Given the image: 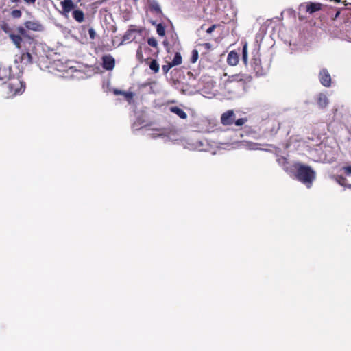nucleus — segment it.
Here are the masks:
<instances>
[{
  "label": "nucleus",
  "mask_w": 351,
  "mask_h": 351,
  "mask_svg": "<svg viewBox=\"0 0 351 351\" xmlns=\"http://www.w3.org/2000/svg\"><path fill=\"white\" fill-rule=\"evenodd\" d=\"M0 29L3 31L16 48L24 51L19 58V61L23 65L32 64L33 58L29 51L35 47V39L32 37L22 26L12 27L8 23L3 22L0 25Z\"/></svg>",
  "instance_id": "f257e3e1"
},
{
  "label": "nucleus",
  "mask_w": 351,
  "mask_h": 351,
  "mask_svg": "<svg viewBox=\"0 0 351 351\" xmlns=\"http://www.w3.org/2000/svg\"><path fill=\"white\" fill-rule=\"evenodd\" d=\"M5 80L3 88L8 98L21 95L25 91V84L19 77L12 74V76Z\"/></svg>",
  "instance_id": "f03ea898"
},
{
  "label": "nucleus",
  "mask_w": 351,
  "mask_h": 351,
  "mask_svg": "<svg viewBox=\"0 0 351 351\" xmlns=\"http://www.w3.org/2000/svg\"><path fill=\"white\" fill-rule=\"evenodd\" d=\"M295 169L297 180L305 184L307 188H310L315 179L314 170L311 167L302 164L295 165Z\"/></svg>",
  "instance_id": "7ed1b4c3"
},
{
  "label": "nucleus",
  "mask_w": 351,
  "mask_h": 351,
  "mask_svg": "<svg viewBox=\"0 0 351 351\" xmlns=\"http://www.w3.org/2000/svg\"><path fill=\"white\" fill-rule=\"evenodd\" d=\"M235 118L236 116L234 112V110H228L221 114V123L223 125L225 126L231 125L233 123H234L236 126L241 127L247 121V118H240L237 120L235 119Z\"/></svg>",
  "instance_id": "20e7f679"
},
{
  "label": "nucleus",
  "mask_w": 351,
  "mask_h": 351,
  "mask_svg": "<svg viewBox=\"0 0 351 351\" xmlns=\"http://www.w3.org/2000/svg\"><path fill=\"white\" fill-rule=\"evenodd\" d=\"M246 75L238 73L235 75H232L228 77V78L224 82L225 88L230 93L232 91L230 90L231 85L233 84H240L241 86L243 85L245 81Z\"/></svg>",
  "instance_id": "39448f33"
},
{
  "label": "nucleus",
  "mask_w": 351,
  "mask_h": 351,
  "mask_svg": "<svg viewBox=\"0 0 351 351\" xmlns=\"http://www.w3.org/2000/svg\"><path fill=\"white\" fill-rule=\"evenodd\" d=\"M88 29L85 26H80L77 31L75 32V38L82 44H86L88 43Z\"/></svg>",
  "instance_id": "423d86ee"
},
{
  "label": "nucleus",
  "mask_w": 351,
  "mask_h": 351,
  "mask_svg": "<svg viewBox=\"0 0 351 351\" xmlns=\"http://www.w3.org/2000/svg\"><path fill=\"white\" fill-rule=\"evenodd\" d=\"M320 83L325 87H329L331 84V77L327 69H323L319 74Z\"/></svg>",
  "instance_id": "0eeeda50"
},
{
  "label": "nucleus",
  "mask_w": 351,
  "mask_h": 351,
  "mask_svg": "<svg viewBox=\"0 0 351 351\" xmlns=\"http://www.w3.org/2000/svg\"><path fill=\"white\" fill-rule=\"evenodd\" d=\"M115 65L114 58L110 55H105L102 57V66L107 71H112Z\"/></svg>",
  "instance_id": "6e6552de"
},
{
  "label": "nucleus",
  "mask_w": 351,
  "mask_h": 351,
  "mask_svg": "<svg viewBox=\"0 0 351 351\" xmlns=\"http://www.w3.org/2000/svg\"><path fill=\"white\" fill-rule=\"evenodd\" d=\"M11 66L0 64V80L4 81L12 76Z\"/></svg>",
  "instance_id": "1a4fd4ad"
},
{
  "label": "nucleus",
  "mask_w": 351,
  "mask_h": 351,
  "mask_svg": "<svg viewBox=\"0 0 351 351\" xmlns=\"http://www.w3.org/2000/svg\"><path fill=\"white\" fill-rule=\"evenodd\" d=\"M24 25L26 29L35 32H40L43 29L42 24L38 21H25Z\"/></svg>",
  "instance_id": "9d476101"
},
{
  "label": "nucleus",
  "mask_w": 351,
  "mask_h": 351,
  "mask_svg": "<svg viewBox=\"0 0 351 351\" xmlns=\"http://www.w3.org/2000/svg\"><path fill=\"white\" fill-rule=\"evenodd\" d=\"M62 8V13L65 16H67L68 14L74 8L75 5L71 0H64L61 2Z\"/></svg>",
  "instance_id": "9b49d317"
},
{
  "label": "nucleus",
  "mask_w": 351,
  "mask_h": 351,
  "mask_svg": "<svg viewBox=\"0 0 351 351\" xmlns=\"http://www.w3.org/2000/svg\"><path fill=\"white\" fill-rule=\"evenodd\" d=\"M322 4L320 3L309 2L306 5V11L309 14H313L315 12L322 10Z\"/></svg>",
  "instance_id": "f8f14e48"
},
{
  "label": "nucleus",
  "mask_w": 351,
  "mask_h": 351,
  "mask_svg": "<svg viewBox=\"0 0 351 351\" xmlns=\"http://www.w3.org/2000/svg\"><path fill=\"white\" fill-rule=\"evenodd\" d=\"M343 10H345V8H330L328 12V15L332 21H335L337 20V19L340 18Z\"/></svg>",
  "instance_id": "ddd939ff"
},
{
  "label": "nucleus",
  "mask_w": 351,
  "mask_h": 351,
  "mask_svg": "<svg viewBox=\"0 0 351 351\" xmlns=\"http://www.w3.org/2000/svg\"><path fill=\"white\" fill-rule=\"evenodd\" d=\"M239 62V56L237 52L232 51H230L227 58V62L231 66H235Z\"/></svg>",
  "instance_id": "4468645a"
},
{
  "label": "nucleus",
  "mask_w": 351,
  "mask_h": 351,
  "mask_svg": "<svg viewBox=\"0 0 351 351\" xmlns=\"http://www.w3.org/2000/svg\"><path fill=\"white\" fill-rule=\"evenodd\" d=\"M317 104L321 108H324L327 106L328 104V99L324 94H319L317 97Z\"/></svg>",
  "instance_id": "2eb2a0df"
},
{
  "label": "nucleus",
  "mask_w": 351,
  "mask_h": 351,
  "mask_svg": "<svg viewBox=\"0 0 351 351\" xmlns=\"http://www.w3.org/2000/svg\"><path fill=\"white\" fill-rule=\"evenodd\" d=\"M170 110L171 112L177 114L180 118L182 119H185L187 117L186 113L180 108L178 106H173L170 108Z\"/></svg>",
  "instance_id": "dca6fc26"
},
{
  "label": "nucleus",
  "mask_w": 351,
  "mask_h": 351,
  "mask_svg": "<svg viewBox=\"0 0 351 351\" xmlns=\"http://www.w3.org/2000/svg\"><path fill=\"white\" fill-rule=\"evenodd\" d=\"M135 32V29H128L123 35L122 42L132 40L134 38V34Z\"/></svg>",
  "instance_id": "f3484780"
},
{
  "label": "nucleus",
  "mask_w": 351,
  "mask_h": 351,
  "mask_svg": "<svg viewBox=\"0 0 351 351\" xmlns=\"http://www.w3.org/2000/svg\"><path fill=\"white\" fill-rule=\"evenodd\" d=\"M72 77L76 79H86L87 77V74L85 71L75 69L74 73L72 74Z\"/></svg>",
  "instance_id": "a211bd4d"
},
{
  "label": "nucleus",
  "mask_w": 351,
  "mask_h": 351,
  "mask_svg": "<svg viewBox=\"0 0 351 351\" xmlns=\"http://www.w3.org/2000/svg\"><path fill=\"white\" fill-rule=\"evenodd\" d=\"M84 13L80 10H75L73 12V17L77 21L82 22L84 20Z\"/></svg>",
  "instance_id": "6ab92c4d"
},
{
  "label": "nucleus",
  "mask_w": 351,
  "mask_h": 351,
  "mask_svg": "<svg viewBox=\"0 0 351 351\" xmlns=\"http://www.w3.org/2000/svg\"><path fill=\"white\" fill-rule=\"evenodd\" d=\"M336 182L341 186H346L349 189H351V184H346L347 180L346 178L341 176H337L335 177Z\"/></svg>",
  "instance_id": "aec40b11"
},
{
  "label": "nucleus",
  "mask_w": 351,
  "mask_h": 351,
  "mask_svg": "<svg viewBox=\"0 0 351 351\" xmlns=\"http://www.w3.org/2000/svg\"><path fill=\"white\" fill-rule=\"evenodd\" d=\"M170 63L173 66L180 65L182 63V56L180 53L178 52L176 53L172 62Z\"/></svg>",
  "instance_id": "412c9836"
},
{
  "label": "nucleus",
  "mask_w": 351,
  "mask_h": 351,
  "mask_svg": "<svg viewBox=\"0 0 351 351\" xmlns=\"http://www.w3.org/2000/svg\"><path fill=\"white\" fill-rule=\"evenodd\" d=\"M149 69L156 73L159 71V64L156 60H152L149 63Z\"/></svg>",
  "instance_id": "4be33fe9"
},
{
  "label": "nucleus",
  "mask_w": 351,
  "mask_h": 351,
  "mask_svg": "<svg viewBox=\"0 0 351 351\" xmlns=\"http://www.w3.org/2000/svg\"><path fill=\"white\" fill-rule=\"evenodd\" d=\"M242 59L243 62L246 64L247 62V45L245 43L242 49Z\"/></svg>",
  "instance_id": "5701e85b"
},
{
  "label": "nucleus",
  "mask_w": 351,
  "mask_h": 351,
  "mask_svg": "<svg viewBox=\"0 0 351 351\" xmlns=\"http://www.w3.org/2000/svg\"><path fill=\"white\" fill-rule=\"evenodd\" d=\"M157 34L160 36H164L165 34V27L162 24H158L156 26Z\"/></svg>",
  "instance_id": "b1692460"
},
{
  "label": "nucleus",
  "mask_w": 351,
  "mask_h": 351,
  "mask_svg": "<svg viewBox=\"0 0 351 351\" xmlns=\"http://www.w3.org/2000/svg\"><path fill=\"white\" fill-rule=\"evenodd\" d=\"M151 10L155 11L157 13L161 12L160 6L156 1H153L151 3Z\"/></svg>",
  "instance_id": "393cba45"
},
{
  "label": "nucleus",
  "mask_w": 351,
  "mask_h": 351,
  "mask_svg": "<svg viewBox=\"0 0 351 351\" xmlns=\"http://www.w3.org/2000/svg\"><path fill=\"white\" fill-rule=\"evenodd\" d=\"M10 15L14 19H19L22 16V12L20 10H14L11 12Z\"/></svg>",
  "instance_id": "a878e982"
},
{
  "label": "nucleus",
  "mask_w": 351,
  "mask_h": 351,
  "mask_svg": "<svg viewBox=\"0 0 351 351\" xmlns=\"http://www.w3.org/2000/svg\"><path fill=\"white\" fill-rule=\"evenodd\" d=\"M124 96L125 99L130 104L134 97V93L132 92H125L122 95Z\"/></svg>",
  "instance_id": "bb28decb"
},
{
  "label": "nucleus",
  "mask_w": 351,
  "mask_h": 351,
  "mask_svg": "<svg viewBox=\"0 0 351 351\" xmlns=\"http://www.w3.org/2000/svg\"><path fill=\"white\" fill-rule=\"evenodd\" d=\"M198 57H199V55H198V51L196 49H193L192 51V53H191V62L192 63H195L197 62V59H198Z\"/></svg>",
  "instance_id": "cd10ccee"
},
{
  "label": "nucleus",
  "mask_w": 351,
  "mask_h": 351,
  "mask_svg": "<svg viewBox=\"0 0 351 351\" xmlns=\"http://www.w3.org/2000/svg\"><path fill=\"white\" fill-rule=\"evenodd\" d=\"M147 43L149 46L153 47H156L158 45V42L154 38H148Z\"/></svg>",
  "instance_id": "c85d7f7f"
},
{
  "label": "nucleus",
  "mask_w": 351,
  "mask_h": 351,
  "mask_svg": "<svg viewBox=\"0 0 351 351\" xmlns=\"http://www.w3.org/2000/svg\"><path fill=\"white\" fill-rule=\"evenodd\" d=\"M173 66H171V63H168L167 64L162 65V70L164 73V74H167L171 68H172Z\"/></svg>",
  "instance_id": "c756f323"
},
{
  "label": "nucleus",
  "mask_w": 351,
  "mask_h": 351,
  "mask_svg": "<svg viewBox=\"0 0 351 351\" xmlns=\"http://www.w3.org/2000/svg\"><path fill=\"white\" fill-rule=\"evenodd\" d=\"M343 171L346 176L351 175V166H346L343 167Z\"/></svg>",
  "instance_id": "7c9ffc66"
},
{
  "label": "nucleus",
  "mask_w": 351,
  "mask_h": 351,
  "mask_svg": "<svg viewBox=\"0 0 351 351\" xmlns=\"http://www.w3.org/2000/svg\"><path fill=\"white\" fill-rule=\"evenodd\" d=\"M23 1L27 5H34L36 0H23Z\"/></svg>",
  "instance_id": "2f4dec72"
},
{
  "label": "nucleus",
  "mask_w": 351,
  "mask_h": 351,
  "mask_svg": "<svg viewBox=\"0 0 351 351\" xmlns=\"http://www.w3.org/2000/svg\"><path fill=\"white\" fill-rule=\"evenodd\" d=\"M215 28H216V25H213L212 26H210L209 28L207 29L206 32L208 34H211L215 30Z\"/></svg>",
  "instance_id": "473e14b6"
},
{
  "label": "nucleus",
  "mask_w": 351,
  "mask_h": 351,
  "mask_svg": "<svg viewBox=\"0 0 351 351\" xmlns=\"http://www.w3.org/2000/svg\"><path fill=\"white\" fill-rule=\"evenodd\" d=\"M95 36V32L93 29H89V37L94 39Z\"/></svg>",
  "instance_id": "72a5a7b5"
},
{
  "label": "nucleus",
  "mask_w": 351,
  "mask_h": 351,
  "mask_svg": "<svg viewBox=\"0 0 351 351\" xmlns=\"http://www.w3.org/2000/svg\"><path fill=\"white\" fill-rule=\"evenodd\" d=\"M113 93L116 95H123L124 93V91H122V90H118V89H114L113 90Z\"/></svg>",
  "instance_id": "f704fd0d"
},
{
  "label": "nucleus",
  "mask_w": 351,
  "mask_h": 351,
  "mask_svg": "<svg viewBox=\"0 0 351 351\" xmlns=\"http://www.w3.org/2000/svg\"><path fill=\"white\" fill-rule=\"evenodd\" d=\"M10 1L12 3H16V5L21 3V0H10Z\"/></svg>",
  "instance_id": "c9c22d12"
},
{
  "label": "nucleus",
  "mask_w": 351,
  "mask_h": 351,
  "mask_svg": "<svg viewBox=\"0 0 351 351\" xmlns=\"http://www.w3.org/2000/svg\"><path fill=\"white\" fill-rule=\"evenodd\" d=\"M256 145H257V144H256V143H255V144H254V145H253V147H252V149H257Z\"/></svg>",
  "instance_id": "e433bc0d"
},
{
  "label": "nucleus",
  "mask_w": 351,
  "mask_h": 351,
  "mask_svg": "<svg viewBox=\"0 0 351 351\" xmlns=\"http://www.w3.org/2000/svg\"><path fill=\"white\" fill-rule=\"evenodd\" d=\"M205 45H206V47H208V46H209L208 43H206Z\"/></svg>",
  "instance_id": "4c0bfd02"
},
{
  "label": "nucleus",
  "mask_w": 351,
  "mask_h": 351,
  "mask_svg": "<svg viewBox=\"0 0 351 351\" xmlns=\"http://www.w3.org/2000/svg\"><path fill=\"white\" fill-rule=\"evenodd\" d=\"M335 1H336V2H339V1H340V0H335Z\"/></svg>",
  "instance_id": "58836bf2"
}]
</instances>
